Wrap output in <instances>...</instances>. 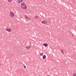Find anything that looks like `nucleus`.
Masks as SVG:
<instances>
[{
  "instance_id": "1",
  "label": "nucleus",
  "mask_w": 76,
  "mask_h": 76,
  "mask_svg": "<svg viewBox=\"0 0 76 76\" xmlns=\"http://www.w3.org/2000/svg\"><path fill=\"white\" fill-rule=\"evenodd\" d=\"M21 8L23 10H26L27 9V5L24 2H22L20 5Z\"/></svg>"
},
{
  "instance_id": "2",
  "label": "nucleus",
  "mask_w": 76,
  "mask_h": 76,
  "mask_svg": "<svg viewBox=\"0 0 76 76\" xmlns=\"http://www.w3.org/2000/svg\"><path fill=\"white\" fill-rule=\"evenodd\" d=\"M9 16L10 18H13L15 16V13L12 11L10 12Z\"/></svg>"
},
{
  "instance_id": "3",
  "label": "nucleus",
  "mask_w": 76,
  "mask_h": 76,
  "mask_svg": "<svg viewBox=\"0 0 76 76\" xmlns=\"http://www.w3.org/2000/svg\"><path fill=\"white\" fill-rule=\"evenodd\" d=\"M26 45L27 46H26V48L27 50H29L31 47V43H27Z\"/></svg>"
},
{
  "instance_id": "4",
  "label": "nucleus",
  "mask_w": 76,
  "mask_h": 76,
  "mask_svg": "<svg viewBox=\"0 0 76 76\" xmlns=\"http://www.w3.org/2000/svg\"><path fill=\"white\" fill-rule=\"evenodd\" d=\"M25 17L26 19H27V20H31V18L28 15H25Z\"/></svg>"
},
{
  "instance_id": "5",
  "label": "nucleus",
  "mask_w": 76,
  "mask_h": 76,
  "mask_svg": "<svg viewBox=\"0 0 76 76\" xmlns=\"http://www.w3.org/2000/svg\"><path fill=\"white\" fill-rule=\"evenodd\" d=\"M6 31H8V32H11L12 31V30L10 28H7L6 29Z\"/></svg>"
},
{
  "instance_id": "6",
  "label": "nucleus",
  "mask_w": 76,
  "mask_h": 76,
  "mask_svg": "<svg viewBox=\"0 0 76 76\" xmlns=\"http://www.w3.org/2000/svg\"><path fill=\"white\" fill-rule=\"evenodd\" d=\"M22 1H23V0H17L18 3H21Z\"/></svg>"
},
{
  "instance_id": "7",
  "label": "nucleus",
  "mask_w": 76,
  "mask_h": 76,
  "mask_svg": "<svg viewBox=\"0 0 76 76\" xmlns=\"http://www.w3.org/2000/svg\"><path fill=\"white\" fill-rule=\"evenodd\" d=\"M47 23V21L45 20V21H42V23L46 24Z\"/></svg>"
},
{
  "instance_id": "8",
  "label": "nucleus",
  "mask_w": 76,
  "mask_h": 76,
  "mask_svg": "<svg viewBox=\"0 0 76 76\" xmlns=\"http://www.w3.org/2000/svg\"><path fill=\"white\" fill-rule=\"evenodd\" d=\"M43 45L45 47H47L48 46V44L47 43H44L43 44Z\"/></svg>"
},
{
  "instance_id": "9",
  "label": "nucleus",
  "mask_w": 76,
  "mask_h": 76,
  "mask_svg": "<svg viewBox=\"0 0 76 76\" xmlns=\"http://www.w3.org/2000/svg\"><path fill=\"white\" fill-rule=\"evenodd\" d=\"M40 56H43V53L41 52L40 53Z\"/></svg>"
},
{
  "instance_id": "10",
  "label": "nucleus",
  "mask_w": 76,
  "mask_h": 76,
  "mask_svg": "<svg viewBox=\"0 0 76 76\" xmlns=\"http://www.w3.org/2000/svg\"><path fill=\"white\" fill-rule=\"evenodd\" d=\"M34 18L35 19H38V17L37 16H36L34 17Z\"/></svg>"
},
{
  "instance_id": "11",
  "label": "nucleus",
  "mask_w": 76,
  "mask_h": 76,
  "mask_svg": "<svg viewBox=\"0 0 76 76\" xmlns=\"http://www.w3.org/2000/svg\"><path fill=\"white\" fill-rule=\"evenodd\" d=\"M43 59H45L46 58V56L45 55H44L43 56Z\"/></svg>"
},
{
  "instance_id": "12",
  "label": "nucleus",
  "mask_w": 76,
  "mask_h": 76,
  "mask_svg": "<svg viewBox=\"0 0 76 76\" xmlns=\"http://www.w3.org/2000/svg\"><path fill=\"white\" fill-rule=\"evenodd\" d=\"M61 53H62L63 54H64V53L63 52V49H62L61 50Z\"/></svg>"
},
{
  "instance_id": "13",
  "label": "nucleus",
  "mask_w": 76,
  "mask_h": 76,
  "mask_svg": "<svg viewBox=\"0 0 76 76\" xmlns=\"http://www.w3.org/2000/svg\"><path fill=\"white\" fill-rule=\"evenodd\" d=\"M72 76H76V73H74L72 75Z\"/></svg>"
},
{
  "instance_id": "14",
  "label": "nucleus",
  "mask_w": 76,
  "mask_h": 76,
  "mask_svg": "<svg viewBox=\"0 0 76 76\" xmlns=\"http://www.w3.org/2000/svg\"><path fill=\"white\" fill-rule=\"evenodd\" d=\"M12 1V0H8V2L10 3Z\"/></svg>"
},
{
  "instance_id": "15",
  "label": "nucleus",
  "mask_w": 76,
  "mask_h": 76,
  "mask_svg": "<svg viewBox=\"0 0 76 76\" xmlns=\"http://www.w3.org/2000/svg\"><path fill=\"white\" fill-rule=\"evenodd\" d=\"M24 69H26V66H25V65L24 66Z\"/></svg>"
},
{
  "instance_id": "16",
  "label": "nucleus",
  "mask_w": 76,
  "mask_h": 76,
  "mask_svg": "<svg viewBox=\"0 0 76 76\" xmlns=\"http://www.w3.org/2000/svg\"><path fill=\"white\" fill-rule=\"evenodd\" d=\"M1 64H2L1 63V62L0 61V66H1Z\"/></svg>"
},
{
  "instance_id": "17",
  "label": "nucleus",
  "mask_w": 76,
  "mask_h": 76,
  "mask_svg": "<svg viewBox=\"0 0 76 76\" xmlns=\"http://www.w3.org/2000/svg\"><path fill=\"white\" fill-rule=\"evenodd\" d=\"M47 76H50V75H48Z\"/></svg>"
}]
</instances>
